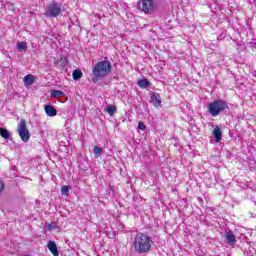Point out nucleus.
Instances as JSON below:
<instances>
[{
  "label": "nucleus",
  "mask_w": 256,
  "mask_h": 256,
  "mask_svg": "<svg viewBox=\"0 0 256 256\" xmlns=\"http://www.w3.org/2000/svg\"><path fill=\"white\" fill-rule=\"evenodd\" d=\"M132 247L136 255H148L153 247V237L138 232L133 238Z\"/></svg>",
  "instance_id": "1"
},
{
  "label": "nucleus",
  "mask_w": 256,
  "mask_h": 256,
  "mask_svg": "<svg viewBox=\"0 0 256 256\" xmlns=\"http://www.w3.org/2000/svg\"><path fill=\"white\" fill-rule=\"evenodd\" d=\"M111 62L109 60H102L97 62L92 68V81L97 83L101 81L104 77H107L111 73Z\"/></svg>",
  "instance_id": "2"
},
{
  "label": "nucleus",
  "mask_w": 256,
  "mask_h": 256,
  "mask_svg": "<svg viewBox=\"0 0 256 256\" xmlns=\"http://www.w3.org/2000/svg\"><path fill=\"white\" fill-rule=\"evenodd\" d=\"M227 108V102L220 99L208 103L207 107L208 113H210L212 117H217L218 115H221V113H223V111H225V109Z\"/></svg>",
  "instance_id": "3"
},
{
  "label": "nucleus",
  "mask_w": 256,
  "mask_h": 256,
  "mask_svg": "<svg viewBox=\"0 0 256 256\" xmlns=\"http://www.w3.org/2000/svg\"><path fill=\"white\" fill-rule=\"evenodd\" d=\"M61 3L52 1L46 6L45 16L49 18L59 17L61 15Z\"/></svg>",
  "instance_id": "4"
},
{
  "label": "nucleus",
  "mask_w": 256,
  "mask_h": 256,
  "mask_svg": "<svg viewBox=\"0 0 256 256\" xmlns=\"http://www.w3.org/2000/svg\"><path fill=\"white\" fill-rule=\"evenodd\" d=\"M18 134L23 143H29V139H31V134L29 133V129H27V123L25 120H21L18 124Z\"/></svg>",
  "instance_id": "5"
},
{
  "label": "nucleus",
  "mask_w": 256,
  "mask_h": 256,
  "mask_svg": "<svg viewBox=\"0 0 256 256\" xmlns=\"http://www.w3.org/2000/svg\"><path fill=\"white\" fill-rule=\"evenodd\" d=\"M139 9L144 11V13H153V9H155V2L153 0H142L139 4Z\"/></svg>",
  "instance_id": "6"
},
{
  "label": "nucleus",
  "mask_w": 256,
  "mask_h": 256,
  "mask_svg": "<svg viewBox=\"0 0 256 256\" xmlns=\"http://www.w3.org/2000/svg\"><path fill=\"white\" fill-rule=\"evenodd\" d=\"M224 237L225 243H227V245H235L237 243V238L232 231H226Z\"/></svg>",
  "instance_id": "7"
},
{
  "label": "nucleus",
  "mask_w": 256,
  "mask_h": 256,
  "mask_svg": "<svg viewBox=\"0 0 256 256\" xmlns=\"http://www.w3.org/2000/svg\"><path fill=\"white\" fill-rule=\"evenodd\" d=\"M150 103L155 107H161V95L157 92L150 94Z\"/></svg>",
  "instance_id": "8"
},
{
  "label": "nucleus",
  "mask_w": 256,
  "mask_h": 256,
  "mask_svg": "<svg viewBox=\"0 0 256 256\" xmlns=\"http://www.w3.org/2000/svg\"><path fill=\"white\" fill-rule=\"evenodd\" d=\"M47 247L53 256H59V250L57 249V243H55V241H48Z\"/></svg>",
  "instance_id": "9"
},
{
  "label": "nucleus",
  "mask_w": 256,
  "mask_h": 256,
  "mask_svg": "<svg viewBox=\"0 0 256 256\" xmlns=\"http://www.w3.org/2000/svg\"><path fill=\"white\" fill-rule=\"evenodd\" d=\"M44 111L48 117H55L57 115V109L51 105H46Z\"/></svg>",
  "instance_id": "10"
},
{
  "label": "nucleus",
  "mask_w": 256,
  "mask_h": 256,
  "mask_svg": "<svg viewBox=\"0 0 256 256\" xmlns=\"http://www.w3.org/2000/svg\"><path fill=\"white\" fill-rule=\"evenodd\" d=\"M213 135L216 143H219L223 137V132L221 131V128H219V126H216L214 128Z\"/></svg>",
  "instance_id": "11"
},
{
  "label": "nucleus",
  "mask_w": 256,
  "mask_h": 256,
  "mask_svg": "<svg viewBox=\"0 0 256 256\" xmlns=\"http://www.w3.org/2000/svg\"><path fill=\"white\" fill-rule=\"evenodd\" d=\"M137 85L138 87H140V89H147V87L151 85V82H149V80L144 78V79L138 80Z\"/></svg>",
  "instance_id": "12"
},
{
  "label": "nucleus",
  "mask_w": 256,
  "mask_h": 256,
  "mask_svg": "<svg viewBox=\"0 0 256 256\" xmlns=\"http://www.w3.org/2000/svg\"><path fill=\"white\" fill-rule=\"evenodd\" d=\"M33 83H35V77L33 75L28 74L24 77V85H26V87H29Z\"/></svg>",
  "instance_id": "13"
},
{
  "label": "nucleus",
  "mask_w": 256,
  "mask_h": 256,
  "mask_svg": "<svg viewBox=\"0 0 256 256\" xmlns=\"http://www.w3.org/2000/svg\"><path fill=\"white\" fill-rule=\"evenodd\" d=\"M0 135L1 137H3V139H11V133H9V130H7V128L0 127Z\"/></svg>",
  "instance_id": "14"
},
{
  "label": "nucleus",
  "mask_w": 256,
  "mask_h": 256,
  "mask_svg": "<svg viewBox=\"0 0 256 256\" xmlns=\"http://www.w3.org/2000/svg\"><path fill=\"white\" fill-rule=\"evenodd\" d=\"M72 77H73L74 81H79V79H81V77H83V72H81V70H79V69H76L73 71Z\"/></svg>",
  "instance_id": "15"
},
{
  "label": "nucleus",
  "mask_w": 256,
  "mask_h": 256,
  "mask_svg": "<svg viewBox=\"0 0 256 256\" xmlns=\"http://www.w3.org/2000/svg\"><path fill=\"white\" fill-rule=\"evenodd\" d=\"M106 111L110 115H115V113H117V106L109 105V106H107Z\"/></svg>",
  "instance_id": "16"
},
{
  "label": "nucleus",
  "mask_w": 256,
  "mask_h": 256,
  "mask_svg": "<svg viewBox=\"0 0 256 256\" xmlns=\"http://www.w3.org/2000/svg\"><path fill=\"white\" fill-rule=\"evenodd\" d=\"M93 153L94 155H96V157H101V155H103V148L95 146L93 149Z\"/></svg>",
  "instance_id": "17"
},
{
  "label": "nucleus",
  "mask_w": 256,
  "mask_h": 256,
  "mask_svg": "<svg viewBox=\"0 0 256 256\" xmlns=\"http://www.w3.org/2000/svg\"><path fill=\"white\" fill-rule=\"evenodd\" d=\"M16 46L19 51H27V43L26 42H18L16 44Z\"/></svg>",
  "instance_id": "18"
},
{
  "label": "nucleus",
  "mask_w": 256,
  "mask_h": 256,
  "mask_svg": "<svg viewBox=\"0 0 256 256\" xmlns=\"http://www.w3.org/2000/svg\"><path fill=\"white\" fill-rule=\"evenodd\" d=\"M51 95H53V97H63L65 94L60 90H52Z\"/></svg>",
  "instance_id": "19"
},
{
  "label": "nucleus",
  "mask_w": 256,
  "mask_h": 256,
  "mask_svg": "<svg viewBox=\"0 0 256 256\" xmlns=\"http://www.w3.org/2000/svg\"><path fill=\"white\" fill-rule=\"evenodd\" d=\"M61 194L69 197V186H62L61 187Z\"/></svg>",
  "instance_id": "20"
},
{
  "label": "nucleus",
  "mask_w": 256,
  "mask_h": 256,
  "mask_svg": "<svg viewBox=\"0 0 256 256\" xmlns=\"http://www.w3.org/2000/svg\"><path fill=\"white\" fill-rule=\"evenodd\" d=\"M46 228L48 231H53L54 229H57V225L55 224V222H52L50 224H47Z\"/></svg>",
  "instance_id": "21"
},
{
  "label": "nucleus",
  "mask_w": 256,
  "mask_h": 256,
  "mask_svg": "<svg viewBox=\"0 0 256 256\" xmlns=\"http://www.w3.org/2000/svg\"><path fill=\"white\" fill-rule=\"evenodd\" d=\"M138 129H140V131H145V129H147V126H145V123L139 122Z\"/></svg>",
  "instance_id": "22"
},
{
  "label": "nucleus",
  "mask_w": 256,
  "mask_h": 256,
  "mask_svg": "<svg viewBox=\"0 0 256 256\" xmlns=\"http://www.w3.org/2000/svg\"><path fill=\"white\" fill-rule=\"evenodd\" d=\"M5 189V183H3V181L0 180V195H1V192L4 191Z\"/></svg>",
  "instance_id": "23"
},
{
  "label": "nucleus",
  "mask_w": 256,
  "mask_h": 256,
  "mask_svg": "<svg viewBox=\"0 0 256 256\" xmlns=\"http://www.w3.org/2000/svg\"><path fill=\"white\" fill-rule=\"evenodd\" d=\"M66 243H69V240H66Z\"/></svg>",
  "instance_id": "24"
}]
</instances>
